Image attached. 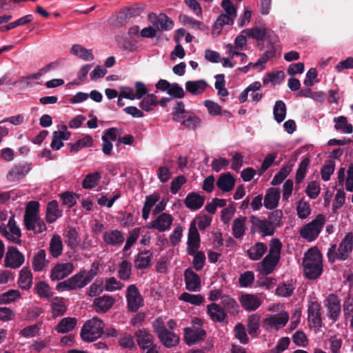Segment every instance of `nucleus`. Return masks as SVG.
Returning <instances> with one entry per match:
<instances>
[{
	"mask_svg": "<svg viewBox=\"0 0 353 353\" xmlns=\"http://www.w3.org/2000/svg\"><path fill=\"white\" fill-rule=\"evenodd\" d=\"M245 221V217L234 219L232 225V233L236 239H240L243 236L246 230Z\"/></svg>",
	"mask_w": 353,
	"mask_h": 353,
	"instance_id": "47",
	"label": "nucleus"
},
{
	"mask_svg": "<svg viewBox=\"0 0 353 353\" xmlns=\"http://www.w3.org/2000/svg\"><path fill=\"white\" fill-rule=\"evenodd\" d=\"M172 222L173 218L171 214L162 213L150 223L149 228L156 229L159 232H163L170 228Z\"/></svg>",
	"mask_w": 353,
	"mask_h": 353,
	"instance_id": "24",
	"label": "nucleus"
},
{
	"mask_svg": "<svg viewBox=\"0 0 353 353\" xmlns=\"http://www.w3.org/2000/svg\"><path fill=\"white\" fill-rule=\"evenodd\" d=\"M74 264L71 262L57 263L50 271V279L59 281L69 276L74 270Z\"/></svg>",
	"mask_w": 353,
	"mask_h": 353,
	"instance_id": "14",
	"label": "nucleus"
},
{
	"mask_svg": "<svg viewBox=\"0 0 353 353\" xmlns=\"http://www.w3.org/2000/svg\"><path fill=\"white\" fill-rule=\"evenodd\" d=\"M24 261V256L16 248H8L5 258L6 267L13 269L18 268L22 265Z\"/></svg>",
	"mask_w": 353,
	"mask_h": 353,
	"instance_id": "16",
	"label": "nucleus"
},
{
	"mask_svg": "<svg viewBox=\"0 0 353 353\" xmlns=\"http://www.w3.org/2000/svg\"><path fill=\"white\" fill-rule=\"evenodd\" d=\"M157 97L153 94H148L140 103V107L145 111L149 112L157 105Z\"/></svg>",
	"mask_w": 353,
	"mask_h": 353,
	"instance_id": "60",
	"label": "nucleus"
},
{
	"mask_svg": "<svg viewBox=\"0 0 353 353\" xmlns=\"http://www.w3.org/2000/svg\"><path fill=\"white\" fill-rule=\"evenodd\" d=\"M101 174L99 172H94L87 174L82 182V186L84 189H92L100 181Z\"/></svg>",
	"mask_w": 353,
	"mask_h": 353,
	"instance_id": "48",
	"label": "nucleus"
},
{
	"mask_svg": "<svg viewBox=\"0 0 353 353\" xmlns=\"http://www.w3.org/2000/svg\"><path fill=\"white\" fill-rule=\"evenodd\" d=\"M32 165L27 162L14 164L8 171L6 179L8 181L14 182L22 179L31 170Z\"/></svg>",
	"mask_w": 353,
	"mask_h": 353,
	"instance_id": "12",
	"label": "nucleus"
},
{
	"mask_svg": "<svg viewBox=\"0 0 353 353\" xmlns=\"http://www.w3.org/2000/svg\"><path fill=\"white\" fill-rule=\"evenodd\" d=\"M131 268L132 265L129 261H123L119 266L118 274L119 278L123 280L129 279L131 275Z\"/></svg>",
	"mask_w": 353,
	"mask_h": 353,
	"instance_id": "63",
	"label": "nucleus"
},
{
	"mask_svg": "<svg viewBox=\"0 0 353 353\" xmlns=\"http://www.w3.org/2000/svg\"><path fill=\"white\" fill-rule=\"evenodd\" d=\"M163 345L170 348L176 346L179 343V336L168 330L158 337Z\"/></svg>",
	"mask_w": 353,
	"mask_h": 353,
	"instance_id": "40",
	"label": "nucleus"
},
{
	"mask_svg": "<svg viewBox=\"0 0 353 353\" xmlns=\"http://www.w3.org/2000/svg\"><path fill=\"white\" fill-rule=\"evenodd\" d=\"M201 239L197 228H195L194 223L190 224L188 241L187 252L188 254H194L200 248Z\"/></svg>",
	"mask_w": 353,
	"mask_h": 353,
	"instance_id": "20",
	"label": "nucleus"
},
{
	"mask_svg": "<svg viewBox=\"0 0 353 353\" xmlns=\"http://www.w3.org/2000/svg\"><path fill=\"white\" fill-rule=\"evenodd\" d=\"M247 37L245 33L243 31L234 39V43H228L225 46L227 53L230 58H233L234 54H239V52L245 50L247 49Z\"/></svg>",
	"mask_w": 353,
	"mask_h": 353,
	"instance_id": "18",
	"label": "nucleus"
},
{
	"mask_svg": "<svg viewBox=\"0 0 353 353\" xmlns=\"http://www.w3.org/2000/svg\"><path fill=\"white\" fill-rule=\"evenodd\" d=\"M185 288L190 292H199L201 290V278L192 269L188 268L184 272Z\"/></svg>",
	"mask_w": 353,
	"mask_h": 353,
	"instance_id": "23",
	"label": "nucleus"
},
{
	"mask_svg": "<svg viewBox=\"0 0 353 353\" xmlns=\"http://www.w3.org/2000/svg\"><path fill=\"white\" fill-rule=\"evenodd\" d=\"M114 303V299L108 295L97 298L94 301L95 310L97 312H106Z\"/></svg>",
	"mask_w": 353,
	"mask_h": 353,
	"instance_id": "32",
	"label": "nucleus"
},
{
	"mask_svg": "<svg viewBox=\"0 0 353 353\" xmlns=\"http://www.w3.org/2000/svg\"><path fill=\"white\" fill-rule=\"evenodd\" d=\"M239 302L246 311L251 312L256 310L261 305V298L253 294H243L239 298Z\"/></svg>",
	"mask_w": 353,
	"mask_h": 353,
	"instance_id": "22",
	"label": "nucleus"
},
{
	"mask_svg": "<svg viewBox=\"0 0 353 353\" xmlns=\"http://www.w3.org/2000/svg\"><path fill=\"white\" fill-rule=\"evenodd\" d=\"M41 327V323L27 326L22 329L19 334L24 338H32L38 335Z\"/></svg>",
	"mask_w": 353,
	"mask_h": 353,
	"instance_id": "57",
	"label": "nucleus"
},
{
	"mask_svg": "<svg viewBox=\"0 0 353 353\" xmlns=\"http://www.w3.org/2000/svg\"><path fill=\"white\" fill-rule=\"evenodd\" d=\"M70 52L85 61H90L94 59L92 50L87 49L79 44H74L70 50Z\"/></svg>",
	"mask_w": 353,
	"mask_h": 353,
	"instance_id": "34",
	"label": "nucleus"
},
{
	"mask_svg": "<svg viewBox=\"0 0 353 353\" xmlns=\"http://www.w3.org/2000/svg\"><path fill=\"white\" fill-rule=\"evenodd\" d=\"M38 212L39 203L37 201H30L26 206L24 215V223L27 230H31L34 229L35 224L39 219Z\"/></svg>",
	"mask_w": 353,
	"mask_h": 353,
	"instance_id": "13",
	"label": "nucleus"
},
{
	"mask_svg": "<svg viewBox=\"0 0 353 353\" xmlns=\"http://www.w3.org/2000/svg\"><path fill=\"white\" fill-rule=\"evenodd\" d=\"M253 228L262 236H272L274 234L276 228L274 227L268 219L252 218Z\"/></svg>",
	"mask_w": 353,
	"mask_h": 353,
	"instance_id": "17",
	"label": "nucleus"
},
{
	"mask_svg": "<svg viewBox=\"0 0 353 353\" xmlns=\"http://www.w3.org/2000/svg\"><path fill=\"white\" fill-rule=\"evenodd\" d=\"M286 112L287 109L285 103L281 100L276 101L273 109L275 121L279 123L283 121L286 117Z\"/></svg>",
	"mask_w": 353,
	"mask_h": 353,
	"instance_id": "46",
	"label": "nucleus"
},
{
	"mask_svg": "<svg viewBox=\"0 0 353 353\" xmlns=\"http://www.w3.org/2000/svg\"><path fill=\"white\" fill-rule=\"evenodd\" d=\"M51 312L53 317L62 316L66 312V306L63 300L54 298L51 302Z\"/></svg>",
	"mask_w": 353,
	"mask_h": 353,
	"instance_id": "50",
	"label": "nucleus"
},
{
	"mask_svg": "<svg viewBox=\"0 0 353 353\" xmlns=\"http://www.w3.org/2000/svg\"><path fill=\"white\" fill-rule=\"evenodd\" d=\"M221 7L223 12L215 21L212 31V35L215 37L221 34L224 26L232 25L237 15L236 8L230 0H223Z\"/></svg>",
	"mask_w": 353,
	"mask_h": 353,
	"instance_id": "3",
	"label": "nucleus"
},
{
	"mask_svg": "<svg viewBox=\"0 0 353 353\" xmlns=\"http://www.w3.org/2000/svg\"><path fill=\"white\" fill-rule=\"evenodd\" d=\"M296 211L299 218L304 219L311 213L310 205L307 201L302 199L298 203Z\"/></svg>",
	"mask_w": 353,
	"mask_h": 353,
	"instance_id": "64",
	"label": "nucleus"
},
{
	"mask_svg": "<svg viewBox=\"0 0 353 353\" xmlns=\"http://www.w3.org/2000/svg\"><path fill=\"white\" fill-rule=\"evenodd\" d=\"M126 299L128 309L132 312L137 311L143 305L142 296L135 285H130L126 291Z\"/></svg>",
	"mask_w": 353,
	"mask_h": 353,
	"instance_id": "10",
	"label": "nucleus"
},
{
	"mask_svg": "<svg viewBox=\"0 0 353 353\" xmlns=\"http://www.w3.org/2000/svg\"><path fill=\"white\" fill-rule=\"evenodd\" d=\"M281 197L280 190L277 188H270L267 190L264 197V206L268 210H273L278 205Z\"/></svg>",
	"mask_w": 353,
	"mask_h": 353,
	"instance_id": "28",
	"label": "nucleus"
},
{
	"mask_svg": "<svg viewBox=\"0 0 353 353\" xmlns=\"http://www.w3.org/2000/svg\"><path fill=\"white\" fill-rule=\"evenodd\" d=\"M103 329V321L97 317H94L85 323L81 329V336L83 341L92 342L101 336Z\"/></svg>",
	"mask_w": 353,
	"mask_h": 353,
	"instance_id": "5",
	"label": "nucleus"
},
{
	"mask_svg": "<svg viewBox=\"0 0 353 353\" xmlns=\"http://www.w3.org/2000/svg\"><path fill=\"white\" fill-rule=\"evenodd\" d=\"M353 248V234L349 232L345 234L341 241L339 248L332 245L328 250L327 257L329 261L333 263L336 260L345 261L349 257Z\"/></svg>",
	"mask_w": 353,
	"mask_h": 353,
	"instance_id": "4",
	"label": "nucleus"
},
{
	"mask_svg": "<svg viewBox=\"0 0 353 353\" xmlns=\"http://www.w3.org/2000/svg\"><path fill=\"white\" fill-rule=\"evenodd\" d=\"M234 183L235 180L230 173L221 175L216 181L217 187L223 192L232 190Z\"/></svg>",
	"mask_w": 353,
	"mask_h": 353,
	"instance_id": "37",
	"label": "nucleus"
},
{
	"mask_svg": "<svg viewBox=\"0 0 353 353\" xmlns=\"http://www.w3.org/2000/svg\"><path fill=\"white\" fill-rule=\"evenodd\" d=\"M267 245L263 243H256L248 250L249 257L254 261L259 260L266 252Z\"/></svg>",
	"mask_w": 353,
	"mask_h": 353,
	"instance_id": "44",
	"label": "nucleus"
},
{
	"mask_svg": "<svg viewBox=\"0 0 353 353\" xmlns=\"http://www.w3.org/2000/svg\"><path fill=\"white\" fill-rule=\"evenodd\" d=\"M208 87V83L204 79L188 81L185 84V90L195 96L202 94Z\"/></svg>",
	"mask_w": 353,
	"mask_h": 353,
	"instance_id": "29",
	"label": "nucleus"
},
{
	"mask_svg": "<svg viewBox=\"0 0 353 353\" xmlns=\"http://www.w3.org/2000/svg\"><path fill=\"white\" fill-rule=\"evenodd\" d=\"M243 33H245L248 37H252L257 41H263L267 35L268 30L264 28L255 27L245 29L243 30Z\"/></svg>",
	"mask_w": 353,
	"mask_h": 353,
	"instance_id": "49",
	"label": "nucleus"
},
{
	"mask_svg": "<svg viewBox=\"0 0 353 353\" xmlns=\"http://www.w3.org/2000/svg\"><path fill=\"white\" fill-rule=\"evenodd\" d=\"M103 240L108 245L117 248L123 243L125 238L120 230H110L103 233Z\"/></svg>",
	"mask_w": 353,
	"mask_h": 353,
	"instance_id": "25",
	"label": "nucleus"
},
{
	"mask_svg": "<svg viewBox=\"0 0 353 353\" xmlns=\"http://www.w3.org/2000/svg\"><path fill=\"white\" fill-rule=\"evenodd\" d=\"M221 303L223 306V309L226 310L231 314H236L239 311V305L237 302L228 295H223L221 298Z\"/></svg>",
	"mask_w": 353,
	"mask_h": 353,
	"instance_id": "43",
	"label": "nucleus"
},
{
	"mask_svg": "<svg viewBox=\"0 0 353 353\" xmlns=\"http://www.w3.org/2000/svg\"><path fill=\"white\" fill-rule=\"evenodd\" d=\"M149 20L156 30H158L168 31L174 27L173 21L164 13H161L159 15L150 13L149 14Z\"/></svg>",
	"mask_w": 353,
	"mask_h": 353,
	"instance_id": "15",
	"label": "nucleus"
},
{
	"mask_svg": "<svg viewBox=\"0 0 353 353\" xmlns=\"http://www.w3.org/2000/svg\"><path fill=\"white\" fill-rule=\"evenodd\" d=\"M49 261L46 259L44 250H39L33 256L32 268L35 272H41L48 266Z\"/></svg>",
	"mask_w": 353,
	"mask_h": 353,
	"instance_id": "33",
	"label": "nucleus"
},
{
	"mask_svg": "<svg viewBox=\"0 0 353 353\" xmlns=\"http://www.w3.org/2000/svg\"><path fill=\"white\" fill-rule=\"evenodd\" d=\"M282 243L278 239H272L270 242V250L258 266V271L263 275L271 274L280 260Z\"/></svg>",
	"mask_w": 353,
	"mask_h": 353,
	"instance_id": "2",
	"label": "nucleus"
},
{
	"mask_svg": "<svg viewBox=\"0 0 353 353\" xmlns=\"http://www.w3.org/2000/svg\"><path fill=\"white\" fill-rule=\"evenodd\" d=\"M289 315L286 312H282L279 314L270 315L267 317L264 323L268 328L271 330H279L283 327L288 323Z\"/></svg>",
	"mask_w": 353,
	"mask_h": 353,
	"instance_id": "19",
	"label": "nucleus"
},
{
	"mask_svg": "<svg viewBox=\"0 0 353 353\" xmlns=\"http://www.w3.org/2000/svg\"><path fill=\"white\" fill-rule=\"evenodd\" d=\"M291 171V166H283L272 179L271 184L272 185H278L281 184L283 181V180L289 175Z\"/></svg>",
	"mask_w": 353,
	"mask_h": 353,
	"instance_id": "55",
	"label": "nucleus"
},
{
	"mask_svg": "<svg viewBox=\"0 0 353 353\" xmlns=\"http://www.w3.org/2000/svg\"><path fill=\"white\" fill-rule=\"evenodd\" d=\"M32 19H33V17L32 14H27V15L16 20L15 21L10 23L9 24H8L6 26L0 28V30L2 32L8 31V30H10L12 28H17L18 26L27 24V23H30V21H32Z\"/></svg>",
	"mask_w": 353,
	"mask_h": 353,
	"instance_id": "56",
	"label": "nucleus"
},
{
	"mask_svg": "<svg viewBox=\"0 0 353 353\" xmlns=\"http://www.w3.org/2000/svg\"><path fill=\"white\" fill-rule=\"evenodd\" d=\"M204 197L194 192L188 194L185 199V206L192 210L200 209L204 203Z\"/></svg>",
	"mask_w": 353,
	"mask_h": 353,
	"instance_id": "35",
	"label": "nucleus"
},
{
	"mask_svg": "<svg viewBox=\"0 0 353 353\" xmlns=\"http://www.w3.org/2000/svg\"><path fill=\"white\" fill-rule=\"evenodd\" d=\"M334 128L345 134H351L353 132V127L351 123L347 122V119L344 116H340L334 119Z\"/></svg>",
	"mask_w": 353,
	"mask_h": 353,
	"instance_id": "45",
	"label": "nucleus"
},
{
	"mask_svg": "<svg viewBox=\"0 0 353 353\" xmlns=\"http://www.w3.org/2000/svg\"><path fill=\"white\" fill-rule=\"evenodd\" d=\"M321 305L315 299H311L307 305V320L310 327L319 330L322 327Z\"/></svg>",
	"mask_w": 353,
	"mask_h": 353,
	"instance_id": "8",
	"label": "nucleus"
},
{
	"mask_svg": "<svg viewBox=\"0 0 353 353\" xmlns=\"http://www.w3.org/2000/svg\"><path fill=\"white\" fill-rule=\"evenodd\" d=\"M325 221V216L321 214H318L314 219L301 228L300 236L307 241H314L321 233Z\"/></svg>",
	"mask_w": 353,
	"mask_h": 353,
	"instance_id": "6",
	"label": "nucleus"
},
{
	"mask_svg": "<svg viewBox=\"0 0 353 353\" xmlns=\"http://www.w3.org/2000/svg\"><path fill=\"white\" fill-rule=\"evenodd\" d=\"M19 286L21 289L28 290L32 284V274L28 268H23L19 273Z\"/></svg>",
	"mask_w": 353,
	"mask_h": 353,
	"instance_id": "39",
	"label": "nucleus"
},
{
	"mask_svg": "<svg viewBox=\"0 0 353 353\" xmlns=\"http://www.w3.org/2000/svg\"><path fill=\"white\" fill-rule=\"evenodd\" d=\"M294 290V287L291 283H283L278 285L276 289V294L282 297L290 296Z\"/></svg>",
	"mask_w": 353,
	"mask_h": 353,
	"instance_id": "62",
	"label": "nucleus"
},
{
	"mask_svg": "<svg viewBox=\"0 0 353 353\" xmlns=\"http://www.w3.org/2000/svg\"><path fill=\"white\" fill-rule=\"evenodd\" d=\"M77 320L74 317L63 318L57 324L56 330L58 333H67L72 331L77 325Z\"/></svg>",
	"mask_w": 353,
	"mask_h": 353,
	"instance_id": "38",
	"label": "nucleus"
},
{
	"mask_svg": "<svg viewBox=\"0 0 353 353\" xmlns=\"http://www.w3.org/2000/svg\"><path fill=\"white\" fill-rule=\"evenodd\" d=\"M152 254L149 250L139 252L134 261L135 267L137 269H145L151 263Z\"/></svg>",
	"mask_w": 353,
	"mask_h": 353,
	"instance_id": "41",
	"label": "nucleus"
},
{
	"mask_svg": "<svg viewBox=\"0 0 353 353\" xmlns=\"http://www.w3.org/2000/svg\"><path fill=\"white\" fill-rule=\"evenodd\" d=\"M137 343L139 347L145 350L154 345V337L146 329H139L134 333Z\"/></svg>",
	"mask_w": 353,
	"mask_h": 353,
	"instance_id": "26",
	"label": "nucleus"
},
{
	"mask_svg": "<svg viewBox=\"0 0 353 353\" xmlns=\"http://www.w3.org/2000/svg\"><path fill=\"white\" fill-rule=\"evenodd\" d=\"M212 222V217L205 214H198L190 223H194L195 228L199 227L201 230H205Z\"/></svg>",
	"mask_w": 353,
	"mask_h": 353,
	"instance_id": "51",
	"label": "nucleus"
},
{
	"mask_svg": "<svg viewBox=\"0 0 353 353\" xmlns=\"http://www.w3.org/2000/svg\"><path fill=\"white\" fill-rule=\"evenodd\" d=\"M261 88V84L259 81H255L250 84L239 96V101L244 103L248 100V94L250 93L252 101L253 102H259L263 97L261 93L257 92Z\"/></svg>",
	"mask_w": 353,
	"mask_h": 353,
	"instance_id": "21",
	"label": "nucleus"
},
{
	"mask_svg": "<svg viewBox=\"0 0 353 353\" xmlns=\"http://www.w3.org/2000/svg\"><path fill=\"white\" fill-rule=\"evenodd\" d=\"M62 216V212L59 209L58 203L52 201L48 203L46 219L50 223H54L58 218Z\"/></svg>",
	"mask_w": 353,
	"mask_h": 353,
	"instance_id": "36",
	"label": "nucleus"
},
{
	"mask_svg": "<svg viewBox=\"0 0 353 353\" xmlns=\"http://www.w3.org/2000/svg\"><path fill=\"white\" fill-rule=\"evenodd\" d=\"M74 290L83 288L88 284L81 270L69 278Z\"/></svg>",
	"mask_w": 353,
	"mask_h": 353,
	"instance_id": "58",
	"label": "nucleus"
},
{
	"mask_svg": "<svg viewBox=\"0 0 353 353\" xmlns=\"http://www.w3.org/2000/svg\"><path fill=\"white\" fill-rule=\"evenodd\" d=\"M207 312L210 319L215 322H223L227 316L224 310L216 303L208 305Z\"/></svg>",
	"mask_w": 353,
	"mask_h": 353,
	"instance_id": "31",
	"label": "nucleus"
},
{
	"mask_svg": "<svg viewBox=\"0 0 353 353\" xmlns=\"http://www.w3.org/2000/svg\"><path fill=\"white\" fill-rule=\"evenodd\" d=\"M206 336V332L201 327L192 325L184 329V341L189 346L203 341Z\"/></svg>",
	"mask_w": 353,
	"mask_h": 353,
	"instance_id": "11",
	"label": "nucleus"
},
{
	"mask_svg": "<svg viewBox=\"0 0 353 353\" xmlns=\"http://www.w3.org/2000/svg\"><path fill=\"white\" fill-rule=\"evenodd\" d=\"M0 234L12 243H19L21 242V230L17 225L14 216L10 217L7 224H1Z\"/></svg>",
	"mask_w": 353,
	"mask_h": 353,
	"instance_id": "7",
	"label": "nucleus"
},
{
	"mask_svg": "<svg viewBox=\"0 0 353 353\" xmlns=\"http://www.w3.org/2000/svg\"><path fill=\"white\" fill-rule=\"evenodd\" d=\"M303 268L305 276L311 280L319 277L323 272L322 255L316 247L310 248L304 254Z\"/></svg>",
	"mask_w": 353,
	"mask_h": 353,
	"instance_id": "1",
	"label": "nucleus"
},
{
	"mask_svg": "<svg viewBox=\"0 0 353 353\" xmlns=\"http://www.w3.org/2000/svg\"><path fill=\"white\" fill-rule=\"evenodd\" d=\"M179 299L194 305H200L203 303L204 301V297L201 294H192L188 292H183L182 293L180 296Z\"/></svg>",
	"mask_w": 353,
	"mask_h": 353,
	"instance_id": "53",
	"label": "nucleus"
},
{
	"mask_svg": "<svg viewBox=\"0 0 353 353\" xmlns=\"http://www.w3.org/2000/svg\"><path fill=\"white\" fill-rule=\"evenodd\" d=\"M260 316L256 314H251L248 319V331L250 334H254L259 328Z\"/></svg>",
	"mask_w": 353,
	"mask_h": 353,
	"instance_id": "61",
	"label": "nucleus"
},
{
	"mask_svg": "<svg viewBox=\"0 0 353 353\" xmlns=\"http://www.w3.org/2000/svg\"><path fill=\"white\" fill-rule=\"evenodd\" d=\"M65 243L71 249H76L80 243L79 233L74 228H69L64 234Z\"/></svg>",
	"mask_w": 353,
	"mask_h": 353,
	"instance_id": "42",
	"label": "nucleus"
},
{
	"mask_svg": "<svg viewBox=\"0 0 353 353\" xmlns=\"http://www.w3.org/2000/svg\"><path fill=\"white\" fill-rule=\"evenodd\" d=\"M63 244L60 235H52L49 243V252L53 258H58L62 254Z\"/></svg>",
	"mask_w": 353,
	"mask_h": 353,
	"instance_id": "30",
	"label": "nucleus"
},
{
	"mask_svg": "<svg viewBox=\"0 0 353 353\" xmlns=\"http://www.w3.org/2000/svg\"><path fill=\"white\" fill-rule=\"evenodd\" d=\"M29 350L34 353H41L50 348L49 341L43 339H36L32 341L28 345Z\"/></svg>",
	"mask_w": 353,
	"mask_h": 353,
	"instance_id": "52",
	"label": "nucleus"
},
{
	"mask_svg": "<svg viewBox=\"0 0 353 353\" xmlns=\"http://www.w3.org/2000/svg\"><path fill=\"white\" fill-rule=\"evenodd\" d=\"M179 21L184 26H189L191 28L196 30H201L203 26L202 22L197 21L187 14H181L179 16Z\"/></svg>",
	"mask_w": 353,
	"mask_h": 353,
	"instance_id": "54",
	"label": "nucleus"
},
{
	"mask_svg": "<svg viewBox=\"0 0 353 353\" xmlns=\"http://www.w3.org/2000/svg\"><path fill=\"white\" fill-rule=\"evenodd\" d=\"M325 307L327 311V316L332 321L336 322L341 312V305L339 297L335 294H328L323 301Z\"/></svg>",
	"mask_w": 353,
	"mask_h": 353,
	"instance_id": "9",
	"label": "nucleus"
},
{
	"mask_svg": "<svg viewBox=\"0 0 353 353\" xmlns=\"http://www.w3.org/2000/svg\"><path fill=\"white\" fill-rule=\"evenodd\" d=\"M70 136L67 127L64 125L59 126L57 131L53 132L50 146L53 150H59L63 146V140H68Z\"/></svg>",
	"mask_w": 353,
	"mask_h": 353,
	"instance_id": "27",
	"label": "nucleus"
},
{
	"mask_svg": "<svg viewBox=\"0 0 353 353\" xmlns=\"http://www.w3.org/2000/svg\"><path fill=\"white\" fill-rule=\"evenodd\" d=\"M92 143V137L90 135H86L72 144L70 147V151L77 152L85 147H90Z\"/></svg>",
	"mask_w": 353,
	"mask_h": 353,
	"instance_id": "59",
	"label": "nucleus"
}]
</instances>
